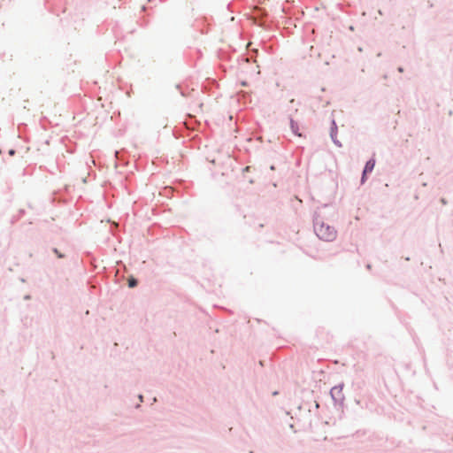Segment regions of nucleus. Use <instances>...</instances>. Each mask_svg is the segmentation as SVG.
I'll list each match as a JSON object with an SVG mask.
<instances>
[{
    "instance_id": "f257e3e1",
    "label": "nucleus",
    "mask_w": 453,
    "mask_h": 453,
    "mask_svg": "<svg viewBox=\"0 0 453 453\" xmlns=\"http://www.w3.org/2000/svg\"><path fill=\"white\" fill-rule=\"evenodd\" d=\"M314 233L324 242H333L337 237L335 228L320 219H317L314 223Z\"/></svg>"
},
{
    "instance_id": "f03ea898",
    "label": "nucleus",
    "mask_w": 453,
    "mask_h": 453,
    "mask_svg": "<svg viewBox=\"0 0 453 453\" xmlns=\"http://www.w3.org/2000/svg\"><path fill=\"white\" fill-rule=\"evenodd\" d=\"M374 165H375V162L372 159L366 162L364 172H363L362 182H365V178L366 173H371L373 170Z\"/></svg>"
},
{
    "instance_id": "7ed1b4c3",
    "label": "nucleus",
    "mask_w": 453,
    "mask_h": 453,
    "mask_svg": "<svg viewBox=\"0 0 453 453\" xmlns=\"http://www.w3.org/2000/svg\"><path fill=\"white\" fill-rule=\"evenodd\" d=\"M136 285H137V281H136V280H135V279L131 278V279H129V280H128V286H129L130 288H134V287H135Z\"/></svg>"
},
{
    "instance_id": "20e7f679",
    "label": "nucleus",
    "mask_w": 453,
    "mask_h": 453,
    "mask_svg": "<svg viewBox=\"0 0 453 453\" xmlns=\"http://www.w3.org/2000/svg\"><path fill=\"white\" fill-rule=\"evenodd\" d=\"M54 252L58 255V257H63L64 256L58 251V250H54Z\"/></svg>"
},
{
    "instance_id": "39448f33",
    "label": "nucleus",
    "mask_w": 453,
    "mask_h": 453,
    "mask_svg": "<svg viewBox=\"0 0 453 453\" xmlns=\"http://www.w3.org/2000/svg\"><path fill=\"white\" fill-rule=\"evenodd\" d=\"M253 167L252 166H246L244 168V172H250Z\"/></svg>"
},
{
    "instance_id": "423d86ee",
    "label": "nucleus",
    "mask_w": 453,
    "mask_h": 453,
    "mask_svg": "<svg viewBox=\"0 0 453 453\" xmlns=\"http://www.w3.org/2000/svg\"><path fill=\"white\" fill-rule=\"evenodd\" d=\"M291 127L296 133V131L295 130V125H294L293 121L291 122Z\"/></svg>"
},
{
    "instance_id": "0eeeda50",
    "label": "nucleus",
    "mask_w": 453,
    "mask_h": 453,
    "mask_svg": "<svg viewBox=\"0 0 453 453\" xmlns=\"http://www.w3.org/2000/svg\"><path fill=\"white\" fill-rule=\"evenodd\" d=\"M9 153H10V155H13L14 154V150H11Z\"/></svg>"
}]
</instances>
